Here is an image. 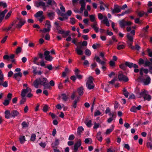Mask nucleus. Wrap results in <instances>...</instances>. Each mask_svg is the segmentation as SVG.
<instances>
[{
	"mask_svg": "<svg viewBox=\"0 0 152 152\" xmlns=\"http://www.w3.org/2000/svg\"><path fill=\"white\" fill-rule=\"evenodd\" d=\"M85 53L86 55L88 56H90L91 54V51L88 49H86V50L85 51Z\"/></svg>",
	"mask_w": 152,
	"mask_h": 152,
	"instance_id": "37998d69",
	"label": "nucleus"
},
{
	"mask_svg": "<svg viewBox=\"0 0 152 152\" xmlns=\"http://www.w3.org/2000/svg\"><path fill=\"white\" fill-rule=\"evenodd\" d=\"M57 31H58V33L59 34H63V33H64V31L63 29L58 28Z\"/></svg>",
	"mask_w": 152,
	"mask_h": 152,
	"instance_id": "5fc2aeb1",
	"label": "nucleus"
},
{
	"mask_svg": "<svg viewBox=\"0 0 152 152\" xmlns=\"http://www.w3.org/2000/svg\"><path fill=\"white\" fill-rule=\"evenodd\" d=\"M43 12L42 11H39L37 12V13L34 16L36 18L38 17H41L42 15Z\"/></svg>",
	"mask_w": 152,
	"mask_h": 152,
	"instance_id": "b1692460",
	"label": "nucleus"
},
{
	"mask_svg": "<svg viewBox=\"0 0 152 152\" xmlns=\"http://www.w3.org/2000/svg\"><path fill=\"white\" fill-rule=\"evenodd\" d=\"M118 79L119 80L125 82L129 81L128 77L124 75L122 72H119L118 74Z\"/></svg>",
	"mask_w": 152,
	"mask_h": 152,
	"instance_id": "39448f33",
	"label": "nucleus"
},
{
	"mask_svg": "<svg viewBox=\"0 0 152 152\" xmlns=\"http://www.w3.org/2000/svg\"><path fill=\"white\" fill-rule=\"evenodd\" d=\"M104 7H107V6L104 4H103V5H101L100 6L101 10L102 11H104L105 10Z\"/></svg>",
	"mask_w": 152,
	"mask_h": 152,
	"instance_id": "49530a36",
	"label": "nucleus"
},
{
	"mask_svg": "<svg viewBox=\"0 0 152 152\" xmlns=\"http://www.w3.org/2000/svg\"><path fill=\"white\" fill-rule=\"evenodd\" d=\"M114 128V126L113 125H112L109 129H108L106 131L105 134H109L112 132L113 131Z\"/></svg>",
	"mask_w": 152,
	"mask_h": 152,
	"instance_id": "dca6fc26",
	"label": "nucleus"
},
{
	"mask_svg": "<svg viewBox=\"0 0 152 152\" xmlns=\"http://www.w3.org/2000/svg\"><path fill=\"white\" fill-rule=\"evenodd\" d=\"M4 80V75L1 70L0 69V85L1 84L2 82H3Z\"/></svg>",
	"mask_w": 152,
	"mask_h": 152,
	"instance_id": "6ab92c4d",
	"label": "nucleus"
},
{
	"mask_svg": "<svg viewBox=\"0 0 152 152\" xmlns=\"http://www.w3.org/2000/svg\"><path fill=\"white\" fill-rule=\"evenodd\" d=\"M48 107L47 105H45L43 108V111L45 112H47L48 110Z\"/></svg>",
	"mask_w": 152,
	"mask_h": 152,
	"instance_id": "774afa93",
	"label": "nucleus"
},
{
	"mask_svg": "<svg viewBox=\"0 0 152 152\" xmlns=\"http://www.w3.org/2000/svg\"><path fill=\"white\" fill-rule=\"evenodd\" d=\"M124 47L125 46L124 45H118L117 47V49L118 50H120L121 49L124 48Z\"/></svg>",
	"mask_w": 152,
	"mask_h": 152,
	"instance_id": "09e8293b",
	"label": "nucleus"
},
{
	"mask_svg": "<svg viewBox=\"0 0 152 152\" xmlns=\"http://www.w3.org/2000/svg\"><path fill=\"white\" fill-rule=\"evenodd\" d=\"M104 23L105 24L106 26H110V23L107 19V17L106 16H104V19L103 20Z\"/></svg>",
	"mask_w": 152,
	"mask_h": 152,
	"instance_id": "a211bd4d",
	"label": "nucleus"
},
{
	"mask_svg": "<svg viewBox=\"0 0 152 152\" xmlns=\"http://www.w3.org/2000/svg\"><path fill=\"white\" fill-rule=\"evenodd\" d=\"M11 117L15 118L17 116H20V114L16 110H13L11 111Z\"/></svg>",
	"mask_w": 152,
	"mask_h": 152,
	"instance_id": "f8f14e48",
	"label": "nucleus"
},
{
	"mask_svg": "<svg viewBox=\"0 0 152 152\" xmlns=\"http://www.w3.org/2000/svg\"><path fill=\"white\" fill-rule=\"evenodd\" d=\"M59 144V140L58 139H56L54 143H52V146H56L58 145Z\"/></svg>",
	"mask_w": 152,
	"mask_h": 152,
	"instance_id": "58836bf2",
	"label": "nucleus"
},
{
	"mask_svg": "<svg viewBox=\"0 0 152 152\" xmlns=\"http://www.w3.org/2000/svg\"><path fill=\"white\" fill-rule=\"evenodd\" d=\"M10 100L6 99L4 101V102L3 103V104L4 106H7L10 103Z\"/></svg>",
	"mask_w": 152,
	"mask_h": 152,
	"instance_id": "a19ab883",
	"label": "nucleus"
},
{
	"mask_svg": "<svg viewBox=\"0 0 152 152\" xmlns=\"http://www.w3.org/2000/svg\"><path fill=\"white\" fill-rule=\"evenodd\" d=\"M81 145V142L80 140L79 139L77 140L76 143L74 145V150L75 151H77L78 148Z\"/></svg>",
	"mask_w": 152,
	"mask_h": 152,
	"instance_id": "9b49d317",
	"label": "nucleus"
},
{
	"mask_svg": "<svg viewBox=\"0 0 152 152\" xmlns=\"http://www.w3.org/2000/svg\"><path fill=\"white\" fill-rule=\"evenodd\" d=\"M61 96L63 99L65 101H66L68 98V96L65 94H61Z\"/></svg>",
	"mask_w": 152,
	"mask_h": 152,
	"instance_id": "cd10ccee",
	"label": "nucleus"
},
{
	"mask_svg": "<svg viewBox=\"0 0 152 152\" xmlns=\"http://www.w3.org/2000/svg\"><path fill=\"white\" fill-rule=\"evenodd\" d=\"M45 25L47 28L50 29L51 26L50 25V22L49 21L47 20L46 21Z\"/></svg>",
	"mask_w": 152,
	"mask_h": 152,
	"instance_id": "f704fd0d",
	"label": "nucleus"
},
{
	"mask_svg": "<svg viewBox=\"0 0 152 152\" xmlns=\"http://www.w3.org/2000/svg\"><path fill=\"white\" fill-rule=\"evenodd\" d=\"M132 42H130L129 41V42H128V46L132 50H134L135 49V47L132 45Z\"/></svg>",
	"mask_w": 152,
	"mask_h": 152,
	"instance_id": "c9c22d12",
	"label": "nucleus"
},
{
	"mask_svg": "<svg viewBox=\"0 0 152 152\" xmlns=\"http://www.w3.org/2000/svg\"><path fill=\"white\" fill-rule=\"evenodd\" d=\"M121 7L120 6L117 5L115 4L114 5V9L112 8L111 9L112 12L113 14L115 13H118L121 11Z\"/></svg>",
	"mask_w": 152,
	"mask_h": 152,
	"instance_id": "423d86ee",
	"label": "nucleus"
},
{
	"mask_svg": "<svg viewBox=\"0 0 152 152\" xmlns=\"http://www.w3.org/2000/svg\"><path fill=\"white\" fill-rule=\"evenodd\" d=\"M5 117L7 119H9L11 117V112L9 110H6L5 112Z\"/></svg>",
	"mask_w": 152,
	"mask_h": 152,
	"instance_id": "2eb2a0df",
	"label": "nucleus"
},
{
	"mask_svg": "<svg viewBox=\"0 0 152 152\" xmlns=\"http://www.w3.org/2000/svg\"><path fill=\"white\" fill-rule=\"evenodd\" d=\"M145 60H143V59L140 58L139 59V64H145Z\"/></svg>",
	"mask_w": 152,
	"mask_h": 152,
	"instance_id": "6e6d98bb",
	"label": "nucleus"
},
{
	"mask_svg": "<svg viewBox=\"0 0 152 152\" xmlns=\"http://www.w3.org/2000/svg\"><path fill=\"white\" fill-rule=\"evenodd\" d=\"M151 81V78L149 77H148L145 79L144 80L143 82L145 85H148L150 83Z\"/></svg>",
	"mask_w": 152,
	"mask_h": 152,
	"instance_id": "aec40b11",
	"label": "nucleus"
},
{
	"mask_svg": "<svg viewBox=\"0 0 152 152\" xmlns=\"http://www.w3.org/2000/svg\"><path fill=\"white\" fill-rule=\"evenodd\" d=\"M75 18H70V22L72 24H74L75 23Z\"/></svg>",
	"mask_w": 152,
	"mask_h": 152,
	"instance_id": "bf43d9fd",
	"label": "nucleus"
},
{
	"mask_svg": "<svg viewBox=\"0 0 152 152\" xmlns=\"http://www.w3.org/2000/svg\"><path fill=\"white\" fill-rule=\"evenodd\" d=\"M99 126V123H94V129H97Z\"/></svg>",
	"mask_w": 152,
	"mask_h": 152,
	"instance_id": "603ef678",
	"label": "nucleus"
},
{
	"mask_svg": "<svg viewBox=\"0 0 152 152\" xmlns=\"http://www.w3.org/2000/svg\"><path fill=\"white\" fill-rule=\"evenodd\" d=\"M98 16L99 19L100 20L102 19L103 18L104 19V16L100 13L98 14Z\"/></svg>",
	"mask_w": 152,
	"mask_h": 152,
	"instance_id": "4d7b16f0",
	"label": "nucleus"
},
{
	"mask_svg": "<svg viewBox=\"0 0 152 152\" xmlns=\"http://www.w3.org/2000/svg\"><path fill=\"white\" fill-rule=\"evenodd\" d=\"M22 125L23 128H27L28 126V124L25 121L23 122L22 123Z\"/></svg>",
	"mask_w": 152,
	"mask_h": 152,
	"instance_id": "de8ad7c7",
	"label": "nucleus"
},
{
	"mask_svg": "<svg viewBox=\"0 0 152 152\" xmlns=\"http://www.w3.org/2000/svg\"><path fill=\"white\" fill-rule=\"evenodd\" d=\"M89 17L90 19L91 22H94L95 21V18L94 15H90Z\"/></svg>",
	"mask_w": 152,
	"mask_h": 152,
	"instance_id": "a18cd8bd",
	"label": "nucleus"
},
{
	"mask_svg": "<svg viewBox=\"0 0 152 152\" xmlns=\"http://www.w3.org/2000/svg\"><path fill=\"white\" fill-rule=\"evenodd\" d=\"M91 122V120L89 121L86 120L85 121V123L87 126L90 127L92 126Z\"/></svg>",
	"mask_w": 152,
	"mask_h": 152,
	"instance_id": "c85d7f7f",
	"label": "nucleus"
},
{
	"mask_svg": "<svg viewBox=\"0 0 152 152\" xmlns=\"http://www.w3.org/2000/svg\"><path fill=\"white\" fill-rule=\"evenodd\" d=\"M119 24L121 28H124L126 26H131L132 23L130 21H126L124 19H123L119 21Z\"/></svg>",
	"mask_w": 152,
	"mask_h": 152,
	"instance_id": "20e7f679",
	"label": "nucleus"
},
{
	"mask_svg": "<svg viewBox=\"0 0 152 152\" xmlns=\"http://www.w3.org/2000/svg\"><path fill=\"white\" fill-rule=\"evenodd\" d=\"M19 140L21 143H23L26 141L25 136H23L20 137Z\"/></svg>",
	"mask_w": 152,
	"mask_h": 152,
	"instance_id": "72a5a7b5",
	"label": "nucleus"
},
{
	"mask_svg": "<svg viewBox=\"0 0 152 152\" xmlns=\"http://www.w3.org/2000/svg\"><path fill=\"white\" fill-rule=\"evenodd\" d=\"M101 133L100 132H99L96 135V138L100 142H101L102 140V137L101 135Z\"/></svg>",
	"mask_w": 152,
	"mask_h": 152,
	"instance_id": "5701e85b",
	"label": "nucleus"
},
{
	"mask_svg": "<svg viewBox=\"0 0 152 152\" xmlns=\"http://www.w3.org/2000/svg\"><path fill=\"white\" fill-rule=\"evenodd\" d=\"M84 130V129L82 126H80L77 128V133L78 135H80L81 132Z\"/></svg>",
	"mask_w": 152,
	"mask_h": 152,
	"instance_id": "c756f323",
	"label": "nucleus"
},
{
	"mask_svg": "<svg viewBox=\"0 0 152 152\" xmlns=\"http://www.w3.org/2000/svg\"><path fill=\"white\" fill-rule=\"evenodd\" d=\"M147 52L148 53V56L151 57H152V50L150 48H148Z\"/></svg>",
	"mask_w": 152,
	"mask_h": 152,
	"instance_id": "4c0bfd02",
	"label": "nucleus"
},
{
	"mask_svg": "<svg viewBox=\"0 0 152 152\" xmlns=\"http://www.w3.org/2000/svg\"><path fill=\"white\" fill-rule=\"evenodd\" d=\"M36 136L35 134H31L30 140L32 141H34L36 139Z\"/></svg>",
	"mask_w": 152,
	"mask_h": 152,
	"instance_id": "c03bdc74",
	"label": "nucleus"
},
{
	"mask_svg": "<svg viewBox=\"0 0 152 152\" xmlns=\"http://www.w3.org/2000/svg\"><path fill=\"white\" fill-rule=\"evenodd\" d=\"M22 73L21 72H19L18 73H15L13 77L18 81H19L20 80V78L19 77H22Z\"/></svg>",
	"mask_w": 152,
	"mask_h": 152,
	"instance_id": "ddd939ff",
	"label": "nucleus"
},
{
	"mask_svg": "<svg viewBox=\"0 0 152 152\" xmlns=\"http://www.w3.org/2000/svg\"><path fill=\"white\" fill-rule=\"evenodd\" d=\"M22 49L20 47H18L16 50V53L17 54H18L19 53H20Z\"/></svg>",
	"mask_w": 152,
	"mask_h": 152,
	"instance_id": "0e129e2a",
	"label": "nucleus"
},
{
	"mask_svg": "<svg viewBox=\"0 0 152 152\" xmlns=\"http://www.w3.org/2000/svg\"><path fill=\"white\" fill-rule=\"evenodd\" d=\"M61 15L63 17L64 19H67L68 18V16L66 13H62L61 14Z\"/></svg>",
	"mask_w": 152,
	"mask_h": 152,
	"instance_id": "3c124183",
	"label": "nucleus"
},
{
	"mask_svg": "<svg viewBox=\"0 0 152 152\" xmlns=\"http://www.w3.org/2000/svg\"><path fill=\"white\" fill-rule=\"evenodd\" d=\"M75 51L79 55H82L83 53V51L81 49V47L77 48L75 49Z\"/></svg>",
	"mask_w": 152,
	"mask_h": 152,
	"instance_id": "f3484780",
	"label": "nucleus"
},
{
	"mask_svg": "<svg viewBox=\"0 0 152 152\" xmlns=\"http://www.w3.org/2000/svg\"><path fill=\"white\" fill-rule=\"evenodd\" d=\"M24 22L22 21H20L19 23L17 24L16 25V26L15 28H14V29H15V28H20L21 27V26L24 25Z\"/></svg>",
	"mask_w": 152,
	"mask_h": 152,
	"instance_id": "2f4dec72",
	"label": "nucleus"
},
{
	"mask_svg": "<svg viewBox=\"0 0 152 152\" xmlns=\"http://www.w3.org/2000/svg\"><path fill=\"white\" fill-rule=\"evenodd\" d=\"M147 146L148 148L152 149V145L150 142H147Z\"/></svg>",
	"mask_w": 152,
	"mask_h": 152,
	"instance_id": "69168bd1",
	"label": "nucleus"
},
{
	"mask_svg": "<svg viewBox=\"0 0 152 152\" xmlns=\"http://www.w3.org/2000/svg\"><path fill=\"white\" fill-rule=\"evenodd\" d=\"M12 13V11H10L6 15V16H5V19H7L8 18H9L11 15Z\"/></svg>",
	"mask_w": 152,
	"mask_h": 152,
	"instance_id": "338daca9",
	"label": "nucleus"
},
{
	"mask_svg": "<svg viewBox=\"0 0 152 152\" xmlns=\"http://www.w3.org/2000/svg\"><path fill=\"white\" fill-rule=\"evenodd\" d=\"M84 142L86 144H88L89 143H91L92 142V140L91 138H87L85 139Z\"/></svg>",
	"mask_w": 152,
	"mask_h": 152,
	"instance_id": "7c9ffc66",
	"label": "nucleus"
},
{
	"mask_svg": "<svg viewBox=\"0 0 152 152\" xmlns=\"http://www.w3.org/2000/svg\"><path fill=\"white\" fill-rule=\"evenodd\" d=\"M130 110L132 112H134V113L136 112H137V111H136V109H135V106H133L130 109Z\"/></svg>",
	"mask_w": 152,
	"mask_h": 152,
	"instance_id": "8fccbe9b",
	"label": "nucleus"
},
{
	"mask_svg": "<svg viewBox=\"0 0 152 152\" xmlns=\"http://www.w3.org/2000/svg\"><path fill=\"white\" fill-rule=\"evenodd\" d=\"M64 33H63V37H66V36H68L69 34L70 33L69 31H67L66 32L64 31Z\"/></svg>",
	"mask_w": 152,
	"mask_h": 152,
	"instance_id": "864d4df0",
	"label": "nucleus"
},
{
	"mask_svg": "<svg viewBox=\"0 0 152 152\" xmlns=\"http://www.w3.org/2000/svg\"><path fill=\"white\" fill-rule=\"evenodd\" d=\"M38 58H37V57H35L34 59L33 62L37 65H39V63H37V61L38 60Z\"/></svg>",
	"mask_w": 152,
	"mask_h": 152,
	"instance_id": "052dcab7",
	"label": "nucleus"
},
{
	"mask_svg": "<svg viewBox=\"0 0 152 152\" xmlns=\"http://www.w3.org/2000/svg\"><path fill=\"white\" fill-rule=\"evenodd\" d=\"M101 114V113L99 110H97L94 113V116H96L99 115Z\"/></svg>",
	"mask_w": 152,
	"mask_h": 152,
	"instance_id": "680f3d73",
	"label": "nucleus"
},
{
	"mask_svg": "<svg viewBox=\"0 0 152 152\" xmlns=\"http://www.w3.org/2000/svg\"><path fill=\"white\" fill-rule=\"evenodd\" d=\"M12 96V94L9 93L7 95V99L10 101L11 99Z\"/></svg>",
	"mask_w": 152,
	"mask_h": 152,
	"instance_id": "e2e57ef3",
	"label": "nucleus"
},
{
	"mask_svg": "<svg viewBox=\"0 0 152 152\" xmlns=\"http://www.w3.org/2000/svg\"><path fill=\"white\" fill-rule=\"evenodd\" d=\"M71 98L72 100H74L72 106L73 108H75L77 107V103L79 100V97L76 96L75 91H74L72 94Z\"/></svg>",
	"mask_w": 152,
	"mask_h": 152,
	"instance_id": "7ed1b4c3",
	"label": "nucleus"
},
{
	"mask_svg": "<svg viewBox=\"0 0 152 152\" xmlns=\"http://www.w3.org/2000/svg\"><path fill=\"white\" fill-rule=\"evenodd\" d=\"M126 66H128L129 68H131L133 66V64L132 63L129 62H126L125 63Z\"/></svg>",
	"mask_w": 152,
	"mask_h": 152,
	"instance_id": "473e14b6",
	"label": "nucleus"
},
{
	"mask_svg": "<svg viewBox=\"0 0 152 152\" xmlns=\"http://www.w3.org/2000/svg\"><path fill=\"white\" fill-rule=\"evenodd\" d=\"M127 37L129 41L130 42H133V36L131 35L130 33H128L127 34Z\"/></svg>",
	"mask_w": 152,
	"mask_h": 152,
	"instance_id": "4be33fe9",
	"label": "nucleus"
},
{
	"mask_svg": "<svg viewBox=\"0 0 152 152\" xmlns=\"http://www.w3.org/2000/svg\"><path fill=\"white\" fill-rule=\"evenodd\" d=\"M149 28V26L147 25L145 27H144L142 29V31H144V33L145 34L148 32V29Z\"/></svg>",
	"mask_w": 152,
	"mask_h": 152,
	"instance_id": "79ce46f5",
	"label": "nucleus"
},
{
	"mask_svg": "<svg viewBox=\"0 0 152 152\" xmlns=\"http://www.w3.org/2000/svg\"><path fill=\"white\" fill-rule=\"evenodd\" d=\"M50 52L48 50H46L44 53V55L45 56V59L46 60L51 61L53 59V57L49 55Z\"/></svg>",
	"mask_w": 152,
	"mask_h": 152,
	"instance_id": "0eeeda50",
	"label": "nucleus"
},
{
	"mask_svg": "<svg viewBox=\"0 0 152 152\" xmlns=\"http://www.w3.org/2000/svg\"><path fill=\"white\" fill-rule=\"evenodd\" d=\"M151 63L148 60H145L144 65L145 66H150L151 65Z\"/></svg>",
	"mask_w": 152,
	"mask_h": 152,
	"instance_id": "e433bc0d",
	"label": "nucleus"
},
{
	"mask_svg": "<svg viewBox=\"0 0 152 152\" xmlns=\"http://www.w3.org/2000/svg\"><path fill=\"white\" fill-rule=\"evenodd\" d=\"M33 85L36 88H38L39 85H42L44 88H48L49 86L48 83L47 79L45 78H38L36 79L34 82Z\"/></svg>",
	"mask_w": 152,
	"mask_h": 152,
	"instance_id": "f257e3e1",
	"label": "nucleus"
},
{
	"mask_svg": "<svg viewBox=\"0 0 152 152\" xmlns=\"http://www.w3.org/2000/svg\"><path fill=\"white\" fill-rule=\"evenodd\" d=\"M139 97H140L142 96L143 97L145 100H146L149 101L151 99V96L148 94V92L144 90L142 92L139 93Z\"/></svg>",
	"mask_w": 152,
	"mask_h": 152,
	"instance_id": "f03ea898",
	"label": "nucleus"
},
{
	"mask_svg": "<svg viewBox=\"0 0 152 152\" xmlns=\"http://www.w3.org/2000/svg\"><path fill=\"white\" fill-rule=\"evenodd\" d=\"M48 16L49 17L50 19L52 20L54 18L55 16V12H49L48 13Z\"/></svg>",
	"mask_w": 152,
	"mask_h": 152,
	"instance_id": "412c9836",
	"label": "nucleus"
},
{
	"mask_svg": "<svg viewBox=\"0 0 152 152\" xmlns=\"http://www.w3.org/2000/svg\"><path fill=\"white\" fill-rule=\"evenodd\" d=\"M83 88L82 87H81L78 89L77 91L78 92L79 95L81 96L83 94Z\"/></svg>",
	"mask_w": 152,
	"mask_h": 152,
	"instance_id": "393cba45",
	"label": "nucleus"
},
{
	"mask_svg": "<svg viewBox=\"0 0 152 152\" xmlns=\"http://www.w3.org/2000/svg\"><path fill=\"white\" fill-rule=\"evenodd\" d=\"M36 6L37 7H38L40 6H42L44 7L43 8L44 10H45V7H48V5L46 6L45 3L42 1H40L39 2H37L36 3Z\"/></svg>",
	"mask_w": 152,
	"mask_h": 152,
	"instance_id": "9d476101",
	"label": "nucleus"
},
{
	"mask_svg": "<svg viewBox=\"0 0 152 152\" xmlns=\"http://www.w3.org/2000/svg\"><path fill=\"white\" fill-rule=\"evenodd\" d=\"M93 78L92 77H89L88 78L86 84H93Z\"/></svg>",
	"mask_w": 152,
	"mask_h": 152,
	"instance_id": "a878e982",
	"label": "nucleus"
},
{
	"mask_svg": "<svg viewBox=\"0 0 152 152\" xmlns=\"http://www.w3.org/2000/svg\"><path fill=\"white\" fill-rule=\"evenodd\" d=\"M50 29L47 28H44L42 30H41L40 31H42V32L45 33L47 32H49L50 30Z\"/></svg>",
	"mask_w": 152,
	"mask_h": 152,
	"instance_id": "ea45409f",
	"label": "nucleus"
},
{
	"mask_svg": "<svg viewBox=\"0 0 152 152\" xmlns=\"http://www.w3.org/2000/svg\"><path fill=\"white\" fill-rule=\"evenodd\" d=\"M32 91L31 89L29 87H27L26 89H24L23 90L21 95L22 97H25L26 94L28 92H31Z\"/></svg>",
	"mask_w": 152,
	"mask_h": 152,
	"instance_id": "1a4fd4ad",
	"label": "nucleus"
},
{
	"mask_svg": "<svg viewBox=\"0 0 152 152\" xmlns=\"http://www.w3.org/2000/svg\"><path fill=\"white\" fill-rule=\"evenodd\" d=\"M79 3L81 4V7L80 8V11L79 12L80 13H82L85 9L86 3L84 0H80Z\"/></svg>",
	"mask_w": 152,
	"mask_h": 152,
	"instance_id": "6e6552de",
	"label": "nucleus"
},
{
	"mask_svg": "<svg viewBox=\"0 0 152 152\" xmlns=\"http://www.w3.org/2000/svg\"><path fill=\"white\" fill-rule=\"evenodd\" d=\"M1 85H2L4 87H7L8 86L7 82V81H5L4 82H2L1 84L0 85V86Z\"/></svg>",
	"mask_w": 152,
	"mask_h": 152,
	"instance_id": "13d9d810",
	"label": "nucleus"
},
{
	"mask_svg": "<svg viewBox=\"0 0 152 152\" xmlns=\"http://www.w3.org/2000/svg\"><path fill=\"white\" fill-rule=\"evenodd\" d=\"M7 12V10H5L2 12H0V23L2 21L4 16L5 15Z\"/></svg>",
	"mask_w": 152,
	"mask_h": 152,
	"instance_id": "4468645a",
	"label": "nucleus"
},
{
	"mask_svg": "<svg viewBox=\"0 0 152 152\" xmlns=\"http://www.w3.org/2000/svg\"><path fill=\"white\" fill-rule=\"evenodd\" d=\"M86 86L87 88L90 90L92 89L94 87L93 84H86Z\"/></svg>",
	"mask_w": 152,
	"mask_h": 152,
	"instance_id": "bb28decb",
	"label": "nucleus"
}]
</instances>
